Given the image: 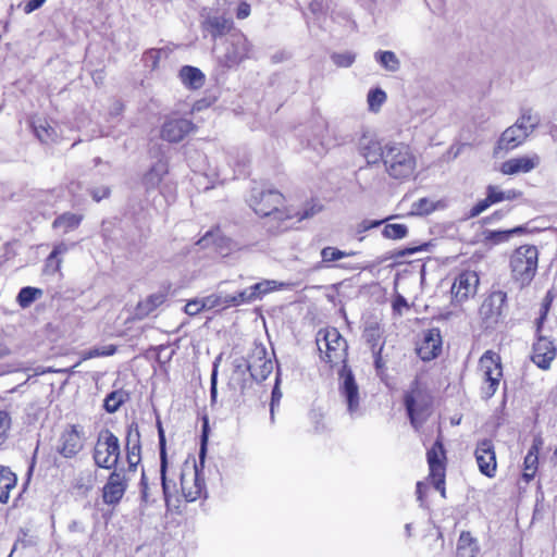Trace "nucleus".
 Segmentation results:
<instances>
[{"label": "nucleus", "instance_id": "nucleus-51", "mask_svg": "<svg viewBox=\"0 0 557 557\" xmlns=\"http://www.w3.org/2000/svg\"><path fill=\"white\" fill-rule=\"evenodd\" d=\"M159 442H160V457H161V480L163 490L166 491L165 470H166V454H165V437L161 426H159Z\"/></svg>", "mask_w": 557, "mask_h": 557}, {"label": "nucleus", "instance_id": "nucleus-2", "mask_svg": "<svg viewBox=\"0 0 557 557\" xmlns=\"http://www.w3.org/2000/svg\"><path fill=\"white\" fill-rule=\"evenodd\" d=\"M284 196L275 189L252 188L248 199L249 207L260 216L272 218L278 222V230H286L288 225L283 223L297 216L298 221L312 216L318 210L312 207L310 210L302 212H292L284 207Z\"/></svg>", "mask_w": 557, "mask_h": 557}, {"label": "nucleus", "instance_id": "nucleus-64", "mask_svg": "<svg viewBox=\"0 0 557 557\" xmlns=\"http://www.w3.org/2000/svg\"><path fill=\"white\" fill-rule=\"evenodd\" d=\"M210 394H211V400H212V403H214L215 399H216V394H218V391H216V369H214L212 374H211Z\"/></svg>", "mask_w": 557, "mask_h": 557}, {"label": "nucleus", "instance_id": "nucleus-56", "mask_svg": "<svg viewBox=\"0 0 557 557\" xmlns=\"http://www.w3.org/2000/svg\"><path fill=\"white\" fill-rule=\"evenodd\" d=\"M202 310H205V308L202 307V299L189 300L184 307L185 313L191 317L198 314Z\"/></svg>", "mask_w": 557, "mask_h": 557}, {"label": "nucleus", "instance_id": "nucleus-30", "mask_svg": "<svg viewBox=\"0 0 557 557\" xmlns=\"http://www.w3.org/2000/svg\"><path fill=\"white\" fill-rule=\"evenodd\" d=\"M480 547L470 532L462 531L457 543L456 557H478Z\"/></svg>", "mask_w": 557, "mask_h": 557}, {"label": "nucleus", "instance_id": "nucleus-10", "mask_svg": "<svg viewBox=\"0 0 557 557\" xmlns=\"http://www.w3.org/2000/svg\"><path fill=\"white\" fill-rule=\"evenodd\" d=\"M479 368L484 376V384L481 388L482 396L488 399L496 393L502 377L499 357L492 351L484 352L480 358Z\"/></svg>", "mask_w": 557, "mask_h": 557}, {"label": "nucleus", "instance_id": "nucleus-3", "mask_svg": "<svg viewBox=\"0 0 557 557\" xmlns=\"http://www.w3.org/2000/svg\"><path fill=\"white\" fill-rule=\"evenodd\" d=\"M382 163L385 172L392 178L407 181L414 175L417 158L409 145L399 141H387Z\"/></svg>", "mask_w": 557, "mask_h": 557}, {"label": "nucleus", "instance_id": "nucleus-60", "mask_svg": "<svg viewBox=\"0 0 557 557\" xmlns=\"http://www.w3.org/2000/svg\"><path fill=\"white\" fill-rule=\"evenodd\" d=\"M46 1L47 0H28L21 3L20 7L23 8L24 13L29 14L39 9Z\"/></svg>", "mask_w": 557, "mask_h": 557}, {"label": "nucleus", "instance_id": "nucleus-14", "mask_svg": "<svg viewBox=\"0 0 557 557\" xmlns=\"http://www.w3.org/2000/svg\"><path fill=\"white\" fill-rule=\"evenodd\" d=\"M358 151L368 164H379L385 154V144L382 145L374 133L363 132L358 139Z\"/></svg>", "mask_w": 557, "mask_h": 557}, {"label": "nucleus", "instance_id": "nucleus-4", "mask_svg": "<svg viewBox=\"0 0 557 557\" xmlns=\"http://www.w3.org/2000/svg\"><path fill=\"white\" fill-rule=\"evenodd\" d=\"M537 125V117L530 110H524L517 121L500 134L494 148V154L509 152L522 146Z\"/></svg>", "mask_w": 557, "mask_h": 557}, {"label": "nucleus", "instance_id": "nucleus-17", "mask_svg": "<svg viewBox=\"0 0 557 557\" xmlns=\"http://www.w3.org/2000/svg\"><path fill=\"white\" fill-rule=\"evenodd\" d=\"M475 459L482 474L487 478L495 476L497 462L494 444L491 440H483L478 443L475 448Z\"/></svg>", "mask_w": 557, "mask_h": 557}, {"label": "nucleus", "instance_id": "nucleus-8", "mask_svg": "<svg viewBox=\"0 0 557 557\" xmlns=\"http://www.w3.org/2000/svg\"><path fill=\"white\" fill-rule=\"evenodd\" d=\"M121 456L120 441L110 430H101L92 451L95 465L102 469L116 467Z\"/></svg>", "mask_w": 557, "mask_h": 557}, {"label": "nucleus", "instance_id": "nucleus-25", "mask_svg": "<svg viewBox=\"0 0 557 557\" xmlns=\"http://www.w3.org/2000/svg\"><path fill=\"white\" fill-rule=\"evenodd\" d=\"M507 295L502 290L493 292L482 304L481 314L485 318H497L502 314Z\"/></svg>", "mask_w": 557, "mask_h": 557}, {"label": "nucleus", "instance_id": "nucleus-16", "mask_svg": "<svg viewBox=\"0 0 557 557\" xmlns=\"http://www.w3.org/2000/svg\"><path fill=\"white\" fill-rule=\"evenodd\" d=\"M557 348L549 338L537 335L532 347L531 360L542 370H548L556 358Z\"/></svg>", "mask_w": 557, "mask_h": 557}, {"label": "nucleus", "instance_id": "nucleus-61", "mask_svg": "<svg viewBox=\"0 0 557 557\" xmlns=\"http://www.w3.org/2000/svg\"><path fill=\"white\" fill-rule=\"evenodd\" d=\"M69 249H70V246H69L67 244H65V243H59V244H57V245L53 247V249H52V251H51V252H52L55 257L60 258L62 255L66 253V252L69 251Z\"/></svg>", "mask_w": 557, "mask_h": 557}, {"label": "nucleus", "instance_id": "nucleus-42", "mask_svg": "<svg viewBox=\"0 0 557 557\" xmlns=\"http://www.w3.org/2000/svg\"><path fill=\"white\" fill-rule=\"evenodd\" d=\"M41 296L42 290L40 288L26 286L18 292L16 301L21 308L25 309Z\"/></svg>", "mask_w": 557, "mask_h": 557}, {"label": "nucleus", "instance_id": "nucleus-47", "mask_svg": "<svg viewBox=\"0 0 557 557\" xmlns=\"http://www.w3.org/2000/svg\"><path fill=\"white\" fill-rule=\"evenodd\" d=\"M168 57V51L164 48L150 49L144 54V59L147 65L156 69L162 58Z\"/></svg>", "mask_w": 557, "mask_h": 557}, {"label": "nucleus", "instance_id": "nucleus-24", "mask_svg": "<svg viewBox=\"0 0 557 557\" xmlns=\"http://www.w3.org/2000/svg\"><path fill=\"white\" fill-rule=\"evenodd\" d=\"M202 26L213 38H216L225 35L232 29L233 21L222 15L209 14L203 20Z\"/></svg>", "mask_w": 557, "mask_h": 557}, {"label": "nucleus", "instance_id": "nucleus-21", "mask_svg": "<svg viewBox=\"0 0 557 557\" xmlns=\"http://www.w3.org/2000/svg\"><path fill=\"white\" fill-rule=\"evenodd\" d=\"M541 163V157L535 153H529L511 158L502 163L500 172L505 175H516L519 173H529L536 169Z\"/></svg>", "mask_w": 557, "mask_h": 557}, {"label": "nucleus", "instance_id": "nucleus-41", "mask_svg": "<svg viewBox=\"0 0 557 557\" xmlns=\"http://www.w3.org/2000/svg\"><path fill=\"white\" fill-rule=\"evenodd\" d=\"M116 352V346L115 345H106L101 347H94L88 350H84L81 354V360L73 367L76 368L81 364L82 361L89 360L92 358H99V357H108L112 356Z\"/></svg>", "mask_w": 557, "mask_h": 557}, {"label": "nucleus", "instance_id": "nucleus-31", "mask_svg": "<svg viewBox=\"0 0 557 557\" xmlns=\"http://www.w3.org/2000/svg\"><path fill=\"white\" fill-rule=\"evenodd\" d=\"M17 478L9 467L0 465V503L7 504L11 491L15 487Z\"/></svg>", "mask_w": 557, "mask_h": 557}, {"label": "nucleus", "instance_id": "nucleus-49", "mask_svg": "<svg viewBox=\"0 0 557 557\" xmlns=\"http://www.w3.org/2000/svg\"><path fill=\"white\" fill-rule=\"evenodd\" d=\"M411 210L414 214L423 215L433 212L435 206L429 198H421L412 203Z\"/></svg>", "mask_w": 557, "mask_h": 557}, {"label": "nucleus", "instance_id": "nucleus-58", "mask_svg": "<svg viewBox=\"0 0 557 557\" xmlns=\"http://www.w3.org/2000/svg\"><path fill=\"white\" fill-rule=\"evenodd\" d=\"M330 0H311L310 10L313 14H323L329 10Z\"/></svg>", "mask_w": 557, "mask_h": 557}, {"label": "nucleus", "instance_id": "nucleus-50", "mask_svg": "<svg viewBox=\"0 0 557 557\" xmlns=\"http://www.w3.org/2000/svg\"><path fill=\"white\" fill-rule=\"evenodd\" d=\"M125 446L126 447H141L140 446V432H139L137 423H135V422H132L127 426Z\"/></svg>", "mask_w": 557, "mask_h": 557}, {"label": "nucleus", "instance_id": "nucleus-40", "mask_svg": "<svg viewBox=\"0 0 557 557\" xmlns=\"http://www.w3.org/2000/svg\"><path fill=\"white\" fill-rule=\"evenodd\" d=\"M128 399V394L123 389L111 392L104 398L103 407L107 412L114 413Z\"/></svg>", "mask_w": 557, "mask_h": 557}, {"label": "nucleus", "instance_id": "nucleus-28", "mask_svg": "<svg viewBox=\"0 0 557 557\" xmlns=\"http://www.w3.org/2000/svg\"><path fill=\"white\" fill-rule=\"evenodd\" d=\"M363 338L371 346L373 354L375 355V364L380 366L381 360V351L382 345H380L381 339V329L377 322H369L367 323L363 331Z\"/></svg>", "mask_w": 557, "mask_h": 557}, {"label": "nucleus", "instance_id": "nucleus-15", "mask_svg": "<svg viewBox=\"0 0 557 557\" xmlns=\"http://www.w3.org/2000/svg\"><path fill=\"white\" fill-rule=\"evenodd\" d=\"M194 129L195 125L190 120L171 115L161 127V137L170 143H178Z\"/></svg>", "mask_w": 557, "mask_h": 557}, {"label": "nucleus", "instance_id": "nucleus-19", "mask_svg": "<svg viewBox=\"0 0 557 557\" xmlns=\"http://www.w3.org/2000/svg\"><path fill=\"white\" fill-rule=\"evenodd\" d=\"M127 488V480L121 471L110 473L107 483L102 487V499L107 505H116L123 498Z\"/></svg>", "mask_w": 557, "mask_h": 557}, {"label": "nucleus", "instance_id": "nucleus-27", "mask_svg": "<svg viewBox=\"0 0 557 557\" xmlns=\"http://www.w3.org/2000/svg\"><path fill=\"white\" fill-rule=\"evenodd\" d=\"M356 251H344L333 246L324 247L321 252V261L317 264V269H330L335 267L334 262L339 261L347 257H352Z\"/></svg>", "mask_w": 557, "mask_h": 557}, {"label": "nucleus", "instance_id": "nucleus-59", "mask_svg": "<svg viewBox=\"0 0 557 557\" xmlns=\"http://www.w3.org/2000/svg\"><path fill=\"white\" fill-rule=\"evenodd\" d=\"M384 222V220H363L357 225L358 233H364L371 228L377 227Z\"/></svg>", "mask_w": 557, "mask_h": 557}, {"label": "nucleus", "instance_id": "nucleus-1", "mask_svg": "<svg viewBox=\"0 0 557 557\" xmlns=\"http://www.w3.org/2000/svg\"><path fill=\"white\" fill-rule=\"evenodd\" d=\"M273 367V361L268 356L265 347L255 345L247 359L240 358L234 361V370L228 380V387L234 392V396L244 395L251 380L256 382L264 381L272 373Z\"/></svg>", "mask_w": 557, "mask_h": 557}, {"label": "nucleus", "instance_id": "nucleus-45", "mask_svg": "<svg viewBox=\"0 0 557 557\" xmlns=\"http://www.w3.org/2000/svg\"><path fill=\"white\" fill-rule=\"evenodd\" d=\"M202 299V307L205 310H211L214 308H228L230 304L227 301V296H221V295H209L207 297L201 298Z\"/></svg>", "mask_w": 557, "mask_h": 557}, {"label": "nucleus", "instance_id": "nucleus-36", "mask_svg": "<svg viewBox=\"0 0 557 557\" xmlns=\"http://www.w3.org/2000/svg\"><path fill=\"white\" fill-rule=\"evenodd\" d=\"M96 481L97 472L91 469H85L76 475L73 486L81 494L86 495L95 487Z\"/></svg>", "mask_w": 557, "mask_h": 557}, {"label": "nucleus", "instance_id": "nucleus-26", "mask_svg": "<svg viewBox=\"0 0 557 557\" xmlns=\"http://www.w3.org/2000/svg\"><path fill=\"white\" fill-rule=\"evenodd\" d=\"M543 442L541 437H535L533 444L530 447L527 456L524 457L523 466L524 471L522 473L523 480L529 483L535 475L539 463V451Z\"/></svg>", "mask_w": 557, "mask_h": 557}, {"label": "nucleus", "instance_id": "nucleus-55", "mask_svg": "<svg viewBox=\"0 0 557 557\" xmlns=\"http://www.w3.org/2000/svg\"><path fill=\"white\" fill-rule=\"evenodd\" d=\"M493 205L492 200H488V191L486 190V197L480 200L475 206H473L470 210V218H475L484 212L488 207Z\"/></svg>", "mask_w": 557, "mask_h": 557}, {"label": "nucleus", "instance_id": "nucleus-22", "mask_svg": "<svg viewBox=\"0 0 557 557\" xmlns=\"http://www.w3.org/2000/svg\"><path fill=\"white\" fill-rule=\"evenodd\" d=\"M442 351V337L438 329H430L423 333L417 346V354L423 361L436 358Z\"/></svg>", "mask_w": 557, "mask_h": 557}, {"label": "nucleus", "instance_id": "nucleus-12", "mask_svg": "<svg viewBox=\"0 0 557 557\" xmlns=\"http://www.w3.org/2000/svg\"><path fill=\"white\" fill-rule=\"evenodd\" d=\"M339 393L347 404L351 417L360 416L359 387L351 370L344 364L339 372Z\"/></svg>", "mask_w": 557, "mask_h": 557}, {"label": "nucleus", "instance_id": "nucleus-34", "mask_svg": "<svg viewBox=\"0 0 557 557\" xmlns=\"http://www.w3.org/2000/svg\"><path fill=\"white\" fill-rule=\"evenodd\" d=\"M83 220V215L65 212L59 215L52 223V227L61 234H67L76 230Z\"/></svg>", "mask_w": 557, "mask_h": 557}, {"label": "nucleus", "instance_id": "nucleus-11", "mask_svg": "<svg viewBox=\"0 0 557 557\" xmlns=\"http://www.w3.org/2000/svg\"><path fill=\"white\" fill-rule=\"evenodd\" d=\"M428 463L430 469V479L434 488L446 497L445 490V450L443 444L436 441L426 454Z\"/></svg>", "mask_w": 557, "mask_h": 557}, {"label": "nucleus", "instance_id": "nucleus-23", "mask_svg": "<svg viewBox=\"0 0 557 557\" xmlns=\"http://www.w3.org/2000/svg\"><path fill=\"white\" fill-rule=\"evenodd\" d=\"M188 474L182 473L181 475V486L182 492L188 502H195L198 499L203 490H205V482L203 479L200 478V473L198 471L197 466L194 467V470Z\"/></svg>", "mask_w": 557, "mask_h": 557}, {"label": "nucleus", "instance_id": "nucleus-7", "mask_svg": "<svg viewBox=\"0 0 557 557\" xmlns=\"http://www.w3.org/2000/svg\"><path fill=\"white\" fill-rule=\"evenodd\" d=\"M432 397L418 380L411 384L405 395V406L414 429H419L430 414Z\"/></svg>", "mask_w": 557, "mask_h": 557}, {"label": "nucleus", "instance_id": "nucleus-54", "mask_svg": "<svg viewBox=\"0 0 557 557\" xmlns=\"http://www.w3.org/2000/svg\"><path fill=\"white\" fill-rule=\"evenodd\" d=\"M141 447H126V459L129 469L135 468L140 462Z\"/></svg>", "mask_w": 557, "mask_h": 557}, {"label": "nucleus", "instance_id": "nucleus-62", "mask_svg": "<svg viewBox=\"0 0 557 557\" xmlns=\"http://www.w3.org/2000/svg\"><path fill=\"white\" fill-rule=\"evenodd\" d=\"M250 14V5L246 2H243L239 4L238 9H237V17L243 20V18H246L247 16H249Z\"/></svg>", "mask_w": 557, "mask_h": 557}, {"label": "nucleus", "instance_id": "nucleus-63", "mask_svg": "<svg viewBox=\"0 0 557 557\" xmlns=\"http://www.w3.org/2000/svg\"><path fill=\"white\" fill-rule=\"evenodd\" d=\"M109 195V189L107 187H102L99 189H95L91 191V197L96 201H100L101 199L106 198Z\"/></svg>", "mask_w": 557, "mask_h": 557}, {"label": "nucleus", "instance_id": "nucleus-44", "mask_svg": "<svg viewBox=\"0 0 557 557\" xmlns=\"http://www.w3.org/2000/svg\"><path fill=\"white\" fill-rule=\"evenodd\" d=\"M367 101L369 109L373 112H377L386 101V92L381 88L371 89L368 94Z\"/></svg>", "mask_w": 557, "mask_h": 557}, {"label": "nucleus", "instance_id": "nucleus-39", "mask_svg": "<svg viewBox=\"0 0 557 557\" xmlns=\"http://www.w3.org/2000/svg\"><path fill=\"white\" fill-rule=\"evenodd\" d=\"M488 200H492L493 205L502 201H510L519 198L522 194L516 189L502 190L499 187L494 185L487 186Z\"/></svg>", "mask_w": 557, "mask_h": 557}, {"label": "nucleus", "instance_id": "nucleus-52", "mask_svg": "<svg viewBox=\"0 0 557 557\" xmlns=\"http://www.w3.org/2000/svg\"><path fill=\"white\" fill-rule=\"evenodd\" d=\"M227 301L231 307V306H240L244 304H249V302L255 301V299L252 298V295L248 287V288L237 293L236 295H228Z\"/></svg>", "mask_w": 557, "mask_h": 557}, {"label": "nucleus", "instance_id": "nucleus-48", "mask_svg": "<svg viewBox=\"0 0 557 557\" xmlns=\"http://www.w3.org/2000/svg\"><path fill=\"white\" fill-rule=\"evenodd\" d=\"M12 419L8 411L0 410V446L4 444L9 437Z\"/></svg>", "mask_w": 557, "mask_h": 557}, {"label": "nucleus", "instance_id": "nucleus-29", "mask_svg": "<svg viewBox=\"0 0 557 557\" xmlns=\"http://www.w3.org/2000/svg\"><path fill=\"white\" fill-rule=\"evenodd\" d=\"M32 127L36 137L44 144L53 143L58 138L57 129L46 119H35L32 121Z\"/></svg>", "mask_w": 557, "mask_h": 557}, {"label": "nucleus", "instance_id": "nucleus-57", "mask_svg": "<svg viewBox=\"0 0 557 557\" xmlns=\"http://www.w3.org/2000/svg\"><path fill=\"white\" fill-rule=\"evenodd\" d=\"M517 231H519V228L511 231H493L488 234L487 238L493 240L494 243L505 242Z\"/></svg>", "mask_w": 557, "mask_h": 557}, {"label": "nucleus", "instance_id": "nucleus-46", "mask_svg": "<svg viewBox=\"0 0 557 557\" xmlns=\"http://www.w3.org/2000/svg\"><path fill=\"white\" fill-rule=\"evenodd\" d=\"M331 59L339 67H349L356 60V53L352 51L335 52Z\"/></svg>", "mask_w": 557, "mask_h": 557}, {"label": "nucleus", "instance_id": "nucleus-37", "mask_svg": "<svg viewBox=\"0 0 557 557\" xmlns=\"http://www.w3.org/2000/svg\"><path fill=\"white\" fill-rule=\"evenodd\" d=\"M374 60L387 72H397L400 69V61L395 52L379 50L374 53Z\"/></svg>", "mask_w": 557, "mask_h": 557}, {"label": "nucleus", "instance_id": "nucleus-6", "mask_svg": "<svg viewBox=\"0 0 557 557\" xmlns=\"http://www.w3.org/2000/svg\"><path fill=\"white\" fill-rule=\"evenodd\" d=\"M539 251L533 245L518 247L510 258L512 276L522 285L529 284L537 270Z\"/></svg>", "mask_w": 557, "mask_h": 557}, {"label": "nucleus", "instance_id": "nucleus-5", "mask_svg": "<svg viewBox=\"0 0 557 557\" xmlns=\"http://www.w3.org/2000/svg\"><path fill=\"white\" fill-rule=\"evenodd\" d=\"M250 52L251 45L246 36L239 32L230 34L222 47L215 48L219 63L226 67L238 65L250 57Z\"/></svg>", "mask_w": 557, "mask_h": 557}, {"label": "nucleus", "instance_id": "nucleus-9", "mask_svg": "<svg viewBox=\"0 0 557 557\" xmlns=\"http://www.w3.org/2000/svg\"><path fill=\"white\" fill-rule=\"evenodd\" d=\"M317 345L323 361L331 366L345 361L347 343L336 329L320 331Z\"/></svg>", "mask_w": 557, "mask_h": 557}, {"label": "nucleus", "instance_id": "nucleus-33", "mask_svg": "<svg viewBox=\"0 0 557 557\" xmlns=\"http://www.w3.org/2000/svg\"><path fill=\"white\" fill-rule=\"evenodd\" d=\"M165 301V295L163 293H157L148 296L145 300L138 302L135 315L138 319H144L152 313L158 307Z\"/></svg>", "mask_w": 557, "mask_h": 557}, {"label": "nucleus", "instance_id": "nucleus-13", "mask_svg": "<svg viewBox=\"0 0 557 557\" xmlns=\"http://www.w3.org/2000/svg\"><path fill=\"white\" fill-rule=\"evenodd\" d=\"M84 442L83 428L73 424L61 434L58 451L64 458H73L84 448Z\"/></svg>", "mask_w": 557, "mask_h": 557}, {"label": "nucleus", "instance_id": "nucleus-53", "mask_svg": "<svg viewBox=\"0 0 557 557\" xmlns=\"http://www.w3.org/2000/svg\"><path fill=\"white\" fill-rule=\"evenodd\" d=\"M62 259L55 257L52 252L48 256L45 262V272L48 274L57 273L61 268Z\"/></svg>", "mask_w": 557, "mask_h": 557}, {"label": "nucleus", "instance_id": "nucleus-18", "mask_svg": "<svg viewBox=\"0 0 557 557\" xmlns=\"http://www.w3.org/2000/svg\"><path fill=\"white\" fill-rule=\"evenodd\" d=\"M479 276L473 271L461 272L451 286V294L457 302H462L476 293Z\"/></svg>", "mask_w": 557, "mask_h": 557}, {"label": "nucleus", "instance_id": "nucleus-38", "mask_svg": "<svg viewBox=\"0 0 557 557\" xmlns=\"http://www.w3.org/2000/svg\"><path fill=\"white\" fill-rule=\"evenodd\" d=\"M287 286L285 283H280L274 280H264L259 283H256L249 287V290L255 300L262 298L264 295L272 290L281 289Z\"/></svg>", "mask_w": 557, "mask_h": 557}, {"label": "nucleus", "instance_id": "nucleus-43", "mask_svg": "<svg viewBox=\"0 0 557 557\" xmlns=\"http://www.w3.org/2000/svg\"><path fill=\"white\" fill-rule=\"evenodd\" d=\"M382 235L387 239H403L408 235V227L403 223L386 224L382 231Z\"/></svg>", "mask_w": 557, "mask_h": 557}, {"label": "nucleus", "instance_id": "nucleus-20", "mask_svg": "<svg viewBox=\"0 0 557 557\" xmlns=\"http://www.w3.org/2000/svg\"><path fill=\"white\" fill-rule=\"evenodd\" d=\"M201 248L213 246L221 256H227L232 251L240 249L239 245L221 234L219 228L208 231L197 243Z\"/></svg>", "mask_w": 557, "mask_h": 557}, {"label": "nucleus", "instance_id": "nucleus-32", "mask_svg": "<svg viewBox=\"0 0 557 557\" xmlns=\"http://www.w3.org/2000/svg\"><path fill=\"white\" fill-rule=\"evenodd\" d=\"M180 78L182 83L191 89H199L205 84L203 73L195 66L185 65L180 70Z\"/></svg>", "mask_w": 557, "mask_h": 557}, {"label": "nucleus", "instance_id": "nucleus-35", "mask_svg": "<svg viewBox=\"0 0 557 557\" xmlns=\"http://www.w3.org/2000/svg\"><path fill=\"white\" fill-rule=\"evenodd\" d=\"M168 163L163 160L157 161L144 176V184L147 188L157 187L168 174Z\"/></svg>", "mask_w": 557, "mask_h": 557}]
</instances>
